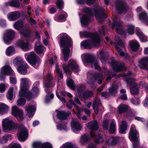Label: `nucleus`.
<instances>
[{
    "mask_svg": "<svg viewBox=\"0 0 148 148\" xmlns=\"http://www.w3.org/2000/svg\"><path fill=\"white\" fill-rule=\"evenodd\" d=\"M116 130L115 123L114 121H112L110 125L109 126V131L110 133H115Z\"/></svg>",
    "mask_w": 148,
    "mask_h": 148,
    "instance_id": "nucleus-44",
    "label": "nucleus"
},
{
    "mask_svg": "<svg viewBox=\"0 0 148 148\" xmlns=\"http://www.w3.org/2000/svg\"><path fill=\"white\" fill-rule=\"evenodd\" d=\"M17 44L24 51H28L31 48L29 43L24 40L18 41Z\"/></svg>",
    "mask_w": 148,
    "mask_h": 148,
    "instance_id": "nucleus-15",
    "label": "nucleus"
},
{
    "mask_svg": "<svg viewBox=\"0 0 148 148\" xmlns=\"http://www.w3.org/2000/svg\"><path fill=\"white\" fill-rule=\"evenodd\" d=\"M27 60L30 61L31 65L34 67L37 68L40 63L39 58L34 52H31L25 55Z\"/></svg>",
    "mask_w": 148,
    "mask_h": 148,
    "instance_id": "nucleus-6",
    "label": "nucleus"
},
{
    "mask_svg": "<svg viewBox=\"0 0 148 148\" xmlns=\"http://www.w3.org/2000/svg\"><path fill=\"white\" fill-rule=\"evenodd\" d=\"M58 38H60V45L64 48L62 50V54L65 62L67 61L70 52L69 48L72 44L71 38L65 33H62L58 35Z\"/></svg>",
    "mask_w": 148,
    "mask_h": 148,
    "instance_id": "nucleus-1",
    "label": "nucleus"
},
{
    "mask_svg": "<svg viewBox=\"0 0 148 148\" xmlns=\"http://www.w3.org/2000/svg\"><path fill=\"white\" fill-rule=\"evenodd\" d=\"M14 71L9 66H4L0 70V80L1 81H4L5 76L6 75L14 76ZM10 79L11 84H16L17 82L16 78L14 76L10 77Z\"/></svg>",
    "mask_w": 148,
    "mask_h": 148,
    "instance_id": "nucleus-2",
    "label": "nucleus"
},
{
    "mask_svg": "<svg viewBox=\"0 0 148 148\" xmlns=\"http://www.w3.org/2000/svg\"><path fill=\"white\" fill-rule=\"evenodd\" d=\"M11 136L10 135H6L0 138V144H3L6 143L9 139H11Z\"/></svg>",
    "mask_w": 148,
    "mask_h": 148,
    "instance_id": "nucleus-45",
    "label": "nucleus"
},
{
    "mask_svg": "<svg viewBox=\"0 0 148 148\" xmlns=\"http://www.w3.org/2000/svg\"><path fill=\"white\" fill-rule=\"evenodd\" d=\"M57 129L59 130H64L65 131L67 130H68V128L67 127L66 124L64 123H62L58 125L57 126Z\"/></svg>",
    "mask_w": 148,
    "mask_h": 148,
    "instance_id": "nucleus-51",
    "label": "nucleus"
},
{
    "mask_svg": "<svg viewBox=\"0 0 148 148\" xmlns=\"http://www.w3.org/2000/svg\"><path fill=\"white\" fill-rule=\"evenodd\" d=\"M15 52L14 48L12 46L8 47L6 49L5 53L7 56H9L14 53Z\"/></svg>",
    "mask_w": 148,
    "mask_h": 148,
    "instance_id": "nucleus-40",
    "label": "nucleus"
},
{
    "mask_svg": "<svg viewBox=\"0 0 148 148\" xmlns=\"http://www.w3.org/2000/svg\"><path fill=\"white\" fill-rule=\"evenodd\" d=\"M77 104H81L80 102L78 99L76 97L75 98V102L72 100H70L67 103V106L69 109H71L72 108V105H73L77 109H78V107Z\"/></svg>",
    "mask_w": 148,
    "mask_h": 148,
    "instance_id": "nucleus-23",
    "label": "nucleus"
},
{
    "mask_svg": "<svg viewBox=\"0 0 148 148\" xmlns=\"http://www.w3.org/2000/svg\"><path fill=\"white\" fill-rule=\"evenodd\" d=\"M63 5L64 3L63 1H57L56 5L59 9H62L63 8Z\"/></svg>",
    "mask_w": 148,
    "mask_h": 148,
    "instance_id": "nucleus-59",
    "label": "nucleus"
},
{
    "mask_svg": "<svg viewBox=\"0 0 148 148\" xmlns=\"http://www.w3.org/2000/svg\"><path fill=\"white\" fill-rule=\"evenodd\" d=\"M128 127V124L127 122L125 121H122L120 124L119 132L121 134L125 133Z\"/></svg>",
    "mask_w": 148,
    "mask_h": 148,
    "instance_id": "nucleus-22",
    "label": "nucleus"
},
{
    "mask_svg": "<svg viewBox=\"0 0 148 148\" xmlns=\"http://www.w3.org/2000/svg\"><path fill=\"white\" fill-rule=\"evenodd\" d=\"M14 33L12 29L7 30L4 33L3 39L5 43L6 44H9L10 42L14 38Z\"/></svg>",
    "mask_w": 148,
    "mask_h": 148,
    "instance_id": "nucleus-9",
    "label": "nucleus"
},
{
    "mask_svg": "<svg viewBox=\"0 0 148 148\" xmlns=\"http://www.w3.org/2000/svg\"><path fill=\"white\" fill-rule=\"evenodd\" d=\"M64 72L67 77L70 76L71 74V71L73 70L75 73H77L79 71L78 65L75 60L73 59L70 60L68 62L67 66H63Z\"/></svg>",
    "mask_w": 148,
    "mask_h": 148,
    "instance_id": "nucleus-4",
    "label": "nucleus"
},
{
    "mask_svg": "<svg viewBox=\"0 0 148 148\" xmlns=\"http://www.w3.org/2000/svg\"><path fill=\"white\" fill-rule=\"evenodd\" d=\"M90 63L92 67H94L95 69H99L98 62L96 60H92L90 62Z\"/></svg>",
    "mask_w": 148,
    "mask_h": 148,
    "instance_id": "nucleus-52",
    "label": "nucleus"
},
{
    "mask_svg": "<svg viewBox=\"0 0 148 148\" xmlns=\"http://www.w3.org/2000/svg\"><path fill=\"white\" fill-rule=\"evenodd\" d=\"M119 140V137H111L106 140V143L109 146H113L118 143Z\"/></svg>",
    "mask_w": 148,
    "mask_h": 148,
    "instance_id": "nucleus-14",
    "label": "nucleus"
},
{
    "mask_svg": "<svg viewBox=\"0 0 148 148\" xmlns=\"http://www.w3.org/2000/svg\"><path fill=\"white\" fill-rule=\"evenodd\" d=\"M80 21L82 26L87 25L89 24L90 22V18L89 16L83 15L80 18Z\"/></svg>",
    "mask_w": 148,
    "mask_h": 148,
    "instance_id": "nucleus-27",
    "label": "nucleus"
},
{
    "mask_svg": "<svg viewBox=\"0 0 148 148\" xmlns=\"http://www.w3.org/2000/svg\"><path fill=\"white\" fill-rule=\"evenodd\" d=\"M5 86L4 84H0V92H3L5 90Z\"/></svg>",
    "mask_w": 148,
    "mask_h": 148,
    "instance_id": "nucleus-63",
    "label": "nucleus"
},
{
    "mask_svg": "<svg viewBox=\"0 0 148 148\" xmlns=\"http://www.w3.org/2000/svg\"><path fill=\"white\" fill-rule=\"evenodd\" d=\"M28 136V131L27 128L24 127L21 128L19 130L18 137L21 141H24Z\"/></svg>",
    "mask_w": 148,
    "mask_h": 148,
    "instance_id": "nucleus-10",
    "label": "nucleus"
},
{
    "mask_svg": "<svg viewBox=\"0 0 148 148\" xmlns=\"http://www.w3.org/2000/svg\"><path fill=\"white\" fill-rule=\"evenodd\" d=\"M28 66L26 63H24L22 65L19 66L18 68V72L23 75L25 74L27 72Z\"/></svg>",
    "mask_w": 148,
    "mask_h": 148,
    "instance_id": "nucleus-29",
    "label": "nucleus"
},
{
    "mask_svg": "<svg viewBox=\"0 0 148 148\" xmlns=\"http://www.w3.org/2000/svg\"><path fill=\"white\" fill-rule=\"evenodd\" d=\"M25 93L21 91H19V98L17 101L18 105L20 106L24 105L25 103V100L23 98V97H25L27 99V95Z\"/></svg>",
    "mask_w": 148,
    "mask_h": 148,
    "instance_id": "nucleus-18",
    "label": "nucleus"
},
{
    "mask_svg": "<svg viewBox=\"0 0 148 148\" xmlns=\"http://www.w3.org/2000/svg\"><path fill=\"white\" fill-rule=\"evenodd\" d=\"M130 45L131 49L135 51H138L140 47L138 42L136 40H133L130 41Z\"/></svg>",
    "mask_w": 148,
    "mask_h": 148,
    "instance_id": "nucleus-25",
    "label": "nucleus"
},
{
    "mask_svg": "<svg viewBox=\"0 0 148 148\" xmlns=\"http://www.w3.org/2000/svg\"><path fill=\"white\" fill-rule=\"evenodd\" d=\"M27 95V99L29 101L36 97L39 92V90L37 87H34L32 89V92H29L28 90L26 91Z\"/></svg>",
    "mask_w": 148,
    "mask_h": 148,
    "instance_id": "nucleus-13",
    "label": "nucleus"
},
{
    "mask_svg": "<svg viewBox=\"0 0 148 148\" xmlns=\"http://www.w3.org/2000/svg\"><path fill=\"white\" fill-rule=\"evenodd\" d=\"M138 135L135 127L132 125L130 128L129 134L130 139L133 141V146L134 148H138L139 146L138 141Z\"/></svg>",
    "mask_w": 148,
    "mask_h": 148,
    "instance_id": "nucleus-5",
    "label": "nucleus"
},
{
    "mask_svg": "<svg viewBox=\"0 0 148 148\" xmlns=\"http://www.w3.org/2000/svg\"><path fill=\"white\" fill-rule=\"evenodd\" d=\"M136 33L137 36L139 38L141 41L144 42L147 40V37L144 35L139 29H136Z\"/></svg>",
    "mask_w": 148,
    "mask_h": 148,
    "instance_id": "nucleus-30",
    "label": "nucleus"
},
{
    "mask_svg": "<svg viewBox=\"0 0 148 148\" xmlns=\"http://www.w3.org/2000/svg\"><path fill=\"white\" fill-rule=\"evenodd\" d=\"M95 142L97 144L102 143L104 141V139L103 138V136L101 134H98L96 136L95 134Z\"/></svg>",
    "mask_w": 148,
    "mask_h": 148,
    "instance_id": "nucleus-42",
    "label": "nucleus"
},
{
    "mask_svg": "<svg viewBox=\"0 0 148 148\" xmlns=\"http://www.w3.org/2000/svg\"><path fill=\"white\" fill-rule=\"evenodd\" d=\"M94 78L96 80L98 81L97 83L98 84H100L102 83L103 78L101 74H99Z\"/></svg>",
    "mask_w": 148,
    "mask_h": 148,
    "instance_id": "nucleus-55",
    "label": "nucleus"
},
{
    "mask_svg": "<svg viewBox=\"0 0 148 148\" xmlns=\"http://www.w3.org/2000/svg\"><path fill=\"white\" fill-rule=\"evenodd\" d=\"M90 57V55L88 53L83 54L82 56V59L83 62H88L89 59Z\"/></svg>",
    "mask_w": 148,
    "mask_h": 148,
    "instance_id": "nucleus-50",
    "label": "nucleus"
},
{
    "mask_svg": "<svg viewBox=\"0 0 148 148\" xmlns=\"http://www.w3.org/2000/svg\"><path fill=\"white\" fill-rule=\"evenodd\" d=\"M9 110L8 107L5 104L0 103V114L7 113Z\"/></svg>",
    "mask_w": 148,
    "mask_h": 148,
    "instance_id": "nucleus-34",
    "label": "nucleus"
},
{
    "mask_svg": "<svg viewBox=\"0 0 148 148\" xmlns=\"http://www.w3.org/2000/svg\"><path fill=\"white\" fill-rule=\"evenodd\" d=\"M13 88L10 87L9 89L7 94V98L10 100H12L13 97Z\"/></svg>",
    "mask_w": 148,
    "mask_h": 148,
    "instance_id": "nucleus-46",
    "label": "nucleus"
},
{
    "mask_svg": "<svg viewBox=\"0 0 148 148\" xmlns=\"http://www.w3.org/2000/svg\"><path fill=\"white\" fill-rule=\"evenodd\" d=\"M35 50L36 52L39 55L42 56L44 54V51L45 49L42 45L36 47L35 48Z\"/></svg>",
    "mask_w": 148,
    "mask_h": 148,
    "instance_id": "nucleus-38",
    "label": "nucleus"
},
{
    "mask_svg": "<svg viewBox=\"0 0 148 148\" xmlns=\"http://www.w3.org/2000/svg\"><path fill=\"white\" fill-rule=\"evenodd\" d=\"M114 44L115 45V48L116 49L118 53L121 56H124V53L123 52L117 45H116L114 43Z\"/></svg>",
    "mask_w": 148,
    "mask_h": 148,
    "instance_id": "nucleus-57",
    "label": "nucleus"
},
{
    "mask_svg": "<svg viewBox=\"0 0 148 148\" xmlns=\"http://www.w3.org/2000/svg\"><path fill=\"white\" fill-rule=\"evenodd\" d=\"M140 64L143 68H145L148 64V57H144L142 58L139 61Z\"/></svg>",
    "mask_w": 148,
    "mask_h": 148,
    "instance_id": "nucleus-39",
    "label": "nucleus"
},
{
    "mask_svg": "<svg viewBox=\"0 0 148 148\" xmlns=\"http://www.w3.org/2000/svg\"><path fill=\"white\" fill-rule=\"evenodd\" d=\"M5 3L7 5H10L15 8H18L20 6L19 2L18 0H13Z\"/></svg>",
    "mask_w": 148,
    "mask_h": 148,
    "instance_id": "nucleus-37",
    "label": "nucleus"
},
{
    "mask_svg": "<svg viewBox=\"0 0 148 148\" xmlns=\"http://www.w3.org/2000/svg\"><path fill=\"white\" fill-rule=\"evenodd\" d=\"M121 23L119 21H114L112 25V28H114L115 27H116V32L119 34L122 33V30L121 28Z\"/></svg>",
    "mask_w": 148,
    "mask_h": 148,
    "instance_id": "nucleus-21",
    "label": "nucleus"
},
{
    "mask_svg": "<svg viewBox=\"0 0 148 148\" xmlns=\"http://www.w3.org/2000/svg\"><path fill=\"white\" fill-rule=\"evenodd\" d=\"M13 26L16 29L19 30L23 27V23L21 21H17L14 24Z\"/></svg>",
    "mask_w": 148,
    "mask_h": 148,
    "instance_id": "nucleus-43",
    "label": "nucleus"
},
{
    "mask_svg": "<svg viewBox=\"0 0 148 148\" xmlns=\"http://www.w3.org/2000/svg\"><path fill=\"white\" fill-rule=\"evenodd\" d=\"M87 127L90 130H96L98 129V125L96 121L89 122L87 125Z\"/></svg>",
    "mask_w": 148,
    "mask_h": 148,
    "instance_id": "nucleus-28",
    "label": "nucleus"
},
{
    "mask_svg": "<svg viewBox=\"0 0 148 148\" xmlns=\"http://www.w3.org/2000/svg\"><path fill=\"white\" fill-rule=\"evenodd\" d=\"M56 71L58 73V76L59 77H60L61 79H62L63 78V76L61 72V71L60 70V69H59L58 66L57 65H56Z\"/></svg>",
    "mask_w": 148,
    "mask_h": 148,
    "instance_id": "nucleus-58",
    "label": "nucleus"
},
{
    "mask_svg": "<svg viewBox=\"0 0 148 148\" xmlns=\"http://www.w3.org/2000/svg\"><path fill=\"white\" fill-rule=\"evenodd\" d=\"M20 14L18 11L12 12L8 15V18L10 21H13L16 20L20 17Z\"/></svg>",
    "mask_w": 148,
    "mask_h": 148,
    "instance_id": "nucleus-20",
    "label": "nucleus"
},
{
    "mask_svg": "<svg viewBox=\"0 0 148 148\" xmlns=\"http://www.w3.org/2000/svg\"><path fill=\"white\" fill-rule=\"evenodd\" d=\"M2 124L3 130L5 132H7L9 131L15 129L16 127L15 123L8 118L3 120Z\"/></svg>",
    "mask_w": 148,
    "mask_h": 148,
    "instance_id": "nucleus-7",
    "label": "nucleus"
},
{
    "mask_svg": "<svg viewBox=\"0 0 148 148\" xmlns=\"http://www.w3.org/2000/svg\"><path fill=\"white\" fill-rule=\"evenodd\" d=\"M71 125L72 130L74 131H79L81 130L82 126L76 120L74 119L71 122Z\"/></svg>",
    "mask_w": 148,
    "mask_h": 148,
    "instance_id": "nucleus-19",
    "label": "nucleus"
},
{
    "mask_svg": "<svg viewBox=\"0 0 148 148\" xmlns=\"http://www.w3.org/2000/svg\"><path fill=\"white\" fill-rule=\"evenodd\" d=\"M42 145L43 148H53L52 145L48 143H45L42 144Z\"/></svg>",
    "mask_w": 148,
    "mask_h": 148,
    "instance_id": "nucleus-64",
    "label": "nucleus"
},
{
    "mask_svg": "<svg viewBox=\"0 0 148 148\" xmlns=\"http://www.w3.org/2000/svg\"><path fill=\"white\" fill-rule=\"evenodd\" d=\"M21 89L20 91L26 93L29 85V80L27 78H22L20 79Z\"/></svg>",
    "mask_w": 148,
    "mask_h": 148,
    "instance_id": "nucleus-11",
    "label": "nucleus"
},
{
    "mask_svg": "<svg viewBox=\"0 0 148 148\" xmlns=\"http://www.w3.org/2000/svg\"><path fill=\"white\" fill-rule=\"evenodd\" d=\"M60 148H77L72 144L67 143L64 144Z\"/></svg>",
    "mask_w": 148,
    "mask_h": 148,
    "instance_id": "nucleus-49",
    "label": "nucleus"
},
{
    "mask_svg": "<svg viewBox=\"0 0 148 148\" xmlns=\"http://www.w3.org/2000/svg\"><path fill=\"white\" fill-rule=\"evenodd\" d=\"M101 102L99 99H97L95 101L93 104V107L94 112L96 114H98V107L101 106Z\"/></svg>",
    "mask_w": 148,
    "mask_h": 148,
    "instance_id": "nucleus-36",
    "label": "nucleus"
},
{
    "mask_svg": "<svg viewBox=\"0 0 148 148\" xmlns=\"http://www.w3.org/2000/svg\"><path fill=\"white\" fill-rule=\"evenodd\" d=\"M115 5L116 7V10L119 13H123L126 9L125 3L121 0L117 1Z\"/></svg>",
    "mask_w": 148,
    "mask_h": 148,
    "instance_id": "nucleus-12",
    "label": "nucleus"
},
{
    "mask_svg": "<svg viewBox=\"0 0 148 148\" xmlns=\"http://www.w3.org/2000/svg\"><path fill=\"white\" fill-rule=\"evenodd\" d=\"M127 33L129 34H132L134 33V27L131 25H130L128 26V29L127 30Z\"/></svg>",
    "mask_w": 148,
    "mask_h": 148,
    "instance_id": "nucleus-53",
    "label": "nucleus"
},
{
    "mask_svg": "<svg viewBox=\"0 0 148 148\" xmlns=\"http://www.w3.org/2000/svg\"><path fill=\"white\" fill-rule=\"evenodd\" d=\"M139 18L140 20H143L146 24L148 25V17L145 12L143 11L139 14Z\"/></svg>",
    "mask_w": 148,
    "mask_h": 148,
    "instance_id": "nucleus-33",
    "label": "nucleus"
},
{
    "mask_svg": "<svg viewBox=\"0 0 148 148\" xmlns=\"http://www.w3.org/2000/svg\"><path fill=\"white\" fill-rule=\"evenodd\" d=\"M108 121L107 120H105L103 122V127L105 130H107L108 128Z\"/></svg>",
    "mask_w": 148,
    "mask_h": 148,
    "instance_id": "nucleus-61",
    "label": "nucleus"
},
{
    "mask_svg": "<svg viewBox=\"0 0 148 148\" xmlns=\"http://www.w3.org/2000/svg\"><path fill=\"white\" fill-rule=\"evenodd\" d=\"M84 95L85 97H90L92 96L93 93L92 91H88L85 92Z\"/></svg>",
    "mask_w": 148,
    "mask_h": 148,
    "instance_id": "nucleus-60",
    "label": "nucleus"
},
{
    "mask_svg": "<svg viewBox=\"0 0 148 148\" xmlns=\"http://www.w3.org/2000/svg\"><path fill=\"white\" fill-rule=\"evenodd\" d=\"M90 136L84 134L80 138V140L82 142H86L90 140L91 138L94 137L95 136V133L93 132H90Z\"/></svg>",
    "mask_w": 148,
    "mask_h": 148,
    "instance_id": "nucleus-32",
    "label": "nucleus"
},
{
    "mask_svg": "<svg viewBox=\"0 0 148 148\" xmlns=\"http://www.w3.org/2000/svg\"><path fill=\"white\" fill-rule=\"evenodd\" d=\"M45 90L47 93L46 96L45 102L46 103H48L50 101L51 99H52L53 98L54 95L53 93H51V89L49 88V86L47 85L46 84L45 85Z\"/></svg>",
    "mask_w": 148,
    "mask_h": 148,
    "instance_id": "nucleus-16",
    "label": "nucleus"
},
{
    "mask_svg": "<svg viewBox=\"0 0 148 148\" xmlns=\"http://www.w3.org/2000/svg\"><path fill=\"white\" fill-rule=\"evenodd\" d=\"M57 112V116L60 120H64L66 119L67 116L71 114L70 112H68V114L65 113L64 111H56Z\"/></svg>",
    "mask_w": 148,
    "mask_h": 148,
    "instance_id": "nucleus-26",
    "label": "nucleus"
},
{
    "mask_svg": "<svg viewBox=\"0 0 148 148\" xmlns=\"http://www.w3.org/2000/svg\"><path fill=\"white\" fill-rule=\"evenodd\" d=\"M20 33L22 36H24L25 37H28L29 32H28V29H27L25 31L21 32Z\"/></svg>",
    "mask_w": 148,
    "mask_h": 148,
    "instance_id": "nucleus-62",
    "label": "nucleus"
},
{
    "mask_svg": "<svg viewBox=\"0 0 148 148\" xmlns=\"http://www.w3.org/2000/svg\"><path fill=\"white\" fill-rule=\"evenodd\" d=\"M41 143L40 141L34 142L32 145L33 148H38L41 146Z\"/></svg>",
    "mask_w": 148,
    "mask_h": 148,
    "instance_id": "nucleus-56",
    "label": "nucleus"
},
{
    "mask_svg": "<svg viewBox=\"0 0 148 148\" xmlns=\"http://www.w3.org/2000/svg\"><path fill=\"white\" fill-rule=\"evenodd\" d=\"M128 109V106L123 104H120L118 107V112L120 113L125 112Z\"/></svg>",
    "mask_w": 148,
    "mask_h": 148,
    "instance_id": "nucleus-35",
    "label": "nucleus"
},
{
    "mask_svg": "<svg viewBox=\"0 0 148 148\" xmlns=\"http://www.w3.org/2000/svg\"><path fill=\"white\" fill-rule=\"evenodd\" d=\"M67 83L68 86L72 90L74 89V84L73 81L71 79L67 80Z\"/></svg>",
    "mask_w": 148,
    "mask_h": 148,
    "instance_id": "nucleus-54",
    "label": "nucleus"
},
{
    "mask_svg": "<svg viewBox=\"0 0 148 148\" xmlns=\"http://www.w3.org/2000/svg\"><path fill=\"white\" fill-rule=\"evenodd\" d=\"M100 44V37L97 34H94L92 36V41L89 40L83 41L81 43V47L84 48L90 49L99 45Z\"/></svg>",
    "mask_w": 148,
    "mask_h": 148,
    "instance_id": "nucleus-3",
    "label": "nucleus"
},
{
    "mask_svg": "<svg viewBox=\"0 0 148 148\" xmlns=\"http://www.w3.org/2000/svg\"><path fill=\"white\" fill-rule=\"evenodd\" d=\"M12 113L19 121L22 120L24 119V113L23 110L18 109L16 106L12 107Z\"/></svg>",
    "mask_w": 148,
    "mask_h": 148,
    "instance_id": "nucleus-8",
    "label": "nucleus"
},
{
    "mask_svg": "<svg viewBox=\"0 0 148 148\" xmlns=\"http://www.w3.org/2000/svg\"><path fill=\"white\" fill-rule=\"evenodd\" d=\"M118 87L116 85H114L112 86L109 89L110 92L114 95L117 92V89Z\"/></svg>",
    "mask_w": 148,
    "mask_h": 148,
    "instance_id": "nucleus-47",
    "label": "nucleus"
},
{
    "mask_svg": "<svg viewBox=\"0 0 148 148\" xmlns=\"http://www.w3.org/2000/svg\"><path fill=\"white\" fill-rule=\"evenodd\" d=\"M115 40L119 45L121 46V47H124L125 44V42H122L119 36H115Z\"/></svg>",
    "mask_w": 148,
    "mask_h": 148,
    "instance_id": "nucleus-48",
    "label": "nucleus"
},
{
    "mask_svg": "<svg viewBox=\"0 0 148 148\" xmlns=\"http://www.w3.org/2000/svg\"><path fill=\"white\" fill-rule=\"evenodd\" d=\"M14 63L16 65H23L24 63H25L23 60L20 57H17L14 59L13 61Z\"/></svg>",
    "mask_w": 148,
    "mask_h": 148,
    "instance_id": "nucleus-41",
    "label": "nucleus"
},
{
    "mask_svg": "<svg viewBox=\"0 0 148 148\" xmlns=\"http://www.w3.org/2000/svg\"><path fill=\"white\" fill-rule=\"evenodd\" d=\"M110 64L112 66L114 70L116 72H119L122 71L124 67V65L122 66L119 65L118 63L113 59L112 60V62H110Z\"/></svg>",
    "mask_w": 148,
    "mask_h": 148,
    "instance_id": "nucleus-17",
    "label": "nucleus"
},
{
    "mask_svg": "<svg viewBox=\"0 0 148 148\" xmlns=\"http://www.w3.org/2000/svg\"><path fill=\"white\" fill-rule=\"evenodd\" d=\"M26 109L29 117L31 118L33 116L36 108L34 106H29L26 108Z\"/></svg>",
    "mask_w": 148,
    "mask_h": 148,
    "instance_id": "nucleus-24",
    "label": "nucleus"
},
{
    "mask_svg": "<svg viewBox=\"0 0 148 148\" xmlns=\"http://www.w3.org/2000/svg\"><path fill=\"white\" fill-rule=\"evenodd\" d=\"M131 88L130 91L131 93L133 95H137L138 93V87L134 82L130 83Z\"/></svg>",
    "mask_w": 148,
    "mask_h": 148,
    "instance_id": "nucleus-31",
    "label": "nucleus"
}]
</instances>
